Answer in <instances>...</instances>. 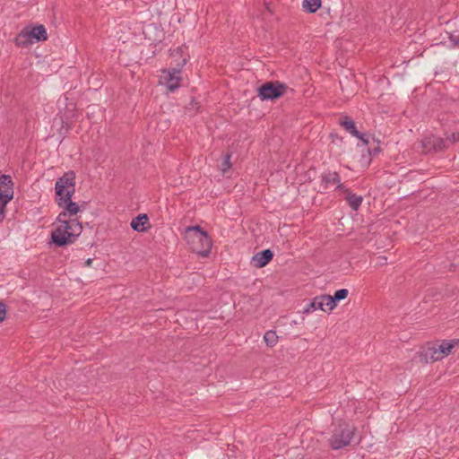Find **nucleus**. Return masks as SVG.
<instances>
[{
    "mask_svg": "<svg viewBox=\"0 0 459 459\" xmlns=\"http://www.w3.org/2000/svg\"><path fill=\"white\" fill-rule=\"evenodd\" d=\"M187 47L185 45L179 46L174 49H170V56L175 57L179 56L181 60H175V66L162 70L161 78L165 81L167 88L169 91H174L180 86L181 70L188 61L189 54L186 53Z\"/></svg>",
    "mask_w": 459,
    "mask_h": 459,
    "instance_id": "nucleus-1",
    "label": "nucleus"
},
{
    "mask_svg": "<svg viewBox=\"0 0 459 459\" xmlns=\"http://www.w3.org/2000/svg\"><path fill=\"white\" fill-rule=\"evenodd\" d=\"M230 157L231 155L230 153H227L223 158V160L221 164V169L223 173H225L231 167Z\"/></svg>",
    "mask_w": 459,
    "mask_h": 459,
    "instance_id": "nucleus-25",
    "label": "nucleus"
},
{
    "mask_svg": "<svg viewBox=\"0 0 459 459\" xmlns=\"http://www.w3.org/2000/svg\"><path fill=\"white\" fill-rule=\"evenodd\" d=\"M51 242L58 247H63L74 242V235L69 232L68 224H60L51 231Z\"/></svg>",
    "mask_w": 459,
    "mask_h": 459,
    "instance_id": "nucleus-7",
    "label": "nucleus"
},
{
    "mask_svg": "<svg viewBox=\"0 0 459 459\" xmlns=\"http://www.w3.org/2000/svg\"><path fill=\"white\" fill-rule=\"evenodd\" d=\"M446 144L449 146L450 144H454L455 143L459 141V133L454 132L450 135L446 136Z\"/></svg>",
    "mask_w": 459,
    "mask_h": 459,
    "instance_id": "nucleus-26",
    "label": "nucleus"
},
{
    "mask_svg": "<svg viewBox=\"0 0 459 459\" xmlns=\"http://www.w3.org/2000/svg\"><path fill=\"white\" fill-rule=\"evenodd\" d=\"M302 6L307 13H314L321 7V0H304Z\"/></svg>",
    "mask_w": 459,
    "mask_h": 459,
    "instance_id": "nucleus-21",
    "label": "nucleus"
},
{
    "mask_svg": "<svg viewBox=\"0 0 459 459\" xmlns=\"http://www.w3.org/2000/svg\"><path fill=\"white\" fill-rule=\"evenodd\" d=\"M6 316V306L4 303L0 301V323L4 320Z\"/></svg>",
    "mask_w": 459,
    "mask_h": 459,
    "instance_id": "nucleus-27",
    "label": "nucleus"
},
{
    "mask_svg": "<svg viewBox=\"0 0 459 459\" xmlns=\"http://www.w3.org/2000/svg\"><path fill=\"white\" fill-rule=\"evenodd\" d=\"M29 35L35 42L45 41L48 39L47 30L44 25H36L31 28L28 27Z\"/></svg>",
    "mask_w": 459,
    "mask_h": 459,
    "instance_id": "nucleus-13",
    "label": "nucleus"
},
{
    "mask_svg": "<svg viewBox=\"0 0 459 459\" xmlns=\"http://www.w3.org/2000/svg\"><path fill=\"white\" fill-rule=\"evenodd\" d=\"M264 340L268 347H273L278 342V335L275 331L269 330L264 333Z\"/></svg>",
    "mask_w": 459,
    "mask_h": 459,
    "instance_id": "nucleus-22",
    "label": "nucleus"
},
{
    "mask_svg": "<svg viewBox=\"0 0 459 459\" xmlns=\"http://www.w3.org/2000/svg\"><path fill=\"white\" fill-rule=\"evenodd\" d=\"M189 106L190 107H187L186 108L188 109H195V111H198L199 108H200V103L198 101H196L195 100H192L191 102L189 103Z\"/></svg>",
    "mask_w": 459,
    "mask_h": 459,
    "instance_id": "nucleus-28",
    "label": "nucleus"
},
{
    "mask_svg": "<svg viewBox=\"0 0 459 459\" xmlns=\"http://www.w3.org/2000/svg\"><path fill=\"white\" fill-rule=\"evenodd\" d=\"M63 223L65 225L68 224L69 232L73 233V235H74V241H75L77 237L82 233V227L81 223L77 220L64 221Z\"/></svg>",
    "mask_w": 459,
    "mask_h": 459,
    "instance_id": "nucleus-20",
    "label": "nucleus"
},
{
    "mask_svg": "<svg viewBox=\"0 0 459 459\" xmlns=\"http://www.w3.org/2000/svg\"><path fill=\"white\" fill-rule=\"evenodd\" d=\"M288 86L280 81H269L257 88V96L262 101L276 100L282 97Z\"/></svg>",
    "mask_w": 459,
    "mask_h": 459,
    "instance_id": "nucleus-4",
    "label": "nucleus"
},
{
    "mask_svg": "<svg viewBox=\"0 0 459 459\" xmlns=\"http://www.w3.org/2000/svg\"><path fill=\"white\" fill-rule=\"evenodd\" d=\"M149 222V218L145 213H140L134 217L131 221V228L138 232H144L147 230L145 224Z\"/></svg>",
    "mask_w": 459,
    "mask_h": 459,
    "instance_id": "nucleus-15",
    "label": "nucleus"
},
{
    "mask_svg": "<svg viewBox=\"0 0 459 459\" xmlns=\"http://www.w3.org/2000/svg\"><path fill=\"white\" fill-rule=\"evenodd\" d=\"M420 360L428 363L429 361L434 362L442 359V357L438 354V347L429 346L424 349L420 355Z\"/></svg>",
    "mask_w": 459,
    "mask_h": 459,
    "instance_id": "nucleus-12",
    "label": "nucleus"
},
{
    "mask_svg": "<svg viewBox=\"0 0 459 459\" xmlns=\"http://www.w3.org/2000/svg\"><path fill=\"white\" fill-rule=\"evenodd\" d=\"M421 148L422 152L428 154L443 152L448 148V145L446 144V141H445L444 138L435 134H429L421 140Z\"/></svg>",
    "mask_w": 459,
    "mask_h": 459,
    "instance_id": "nucleus-8",
    "label": "nucleus"
},
{
    "mask_svg": "<svg viewBox=\"0 0 459 459\" xmlns=\"http://www.w3.org/2000/svg\"><path fill=\"white\" fill-rule=\"evenodd\" d=\"M75 173L74 170H69L57 178L55 184V195L56 198L73 197L75 193Z\"/></svg>",
    "mask_w": 459,
    "mask_h": 459,
    "instance_id": "nucleus-5",
    "label": "nucleus"
},
{
    "mask_svg": "<svg viewBox=\"0 0 459 459\" xmlns=\"http://www.w3.org/2000/svg\"><path fill=\"white\" fill-rule=\"evenodd\" d=\"M33 42L30 35H29L28 27H25L15 38L16 46L21 48H27Z\"/></svg>",
    "mask_w": 459,
    "mask_h": 459,
    "instance_id": "nucleus-18",
    "label": "nucleus"
},
{
    "mask_svg": "<svg viewBox=\"0 0 459 459\" xmlns=\"http://www.w3.org/2000/svg\"><path fill=\"white\" fill-rule=\"evenodd\" d=\"M379 152H380V148L379 147H376V148H373L372 150L369 151V154L370 155H377Z\"/></svg>",
    "mask_w": 459,
    "mask_h": 459,
    "instance_id": "nucleus-30",
    "label": "nucleus"
},
{
    "mask_svg": "<svg viewBox=\"0 0 459 459\" xmlns=\"http://www.w3.org/2000/svg\"><path fill=\"white\" fill-rule=\"evenodd\" d=\"M459 345V339H453L450 341L444 340L440 345H438V354L442 359L450 354L451 351Z\"/></svg>",
    "mask_w": 459,
    "mask_h": 459,
    "instance_id": "nucleus-17",
    "label": "nucleus"
},
{
    "mask_svg": "<svg viewBox=\"0 0 459 459\" xmlns=\"http://www.w3.org/2000/svg\"><path fill=\"white\" fill-rule=\"evenodd\" d=\"M356 429L346 421H340L333 429L329 438V446L333 450L343 448L351 444Z\"/></svg>",
    "mask_w": 459,
    "mask_h": 459,
    "instance_id": "nucleus-3",
    "label": "nucleus"
},
{
    "mask_svg": "<svg viewBox=\"0 0 459 459\" xmlns=\"http://www.w3.org/2000/svg\"><path fill=\"white\" fill-rule=\"evenodd\" d=\"M65 216H61V221H60V222H61V224H63V222H64V221H65V220H64V218H65Z\"/></svg>",
    "mask_w": 459,
    "mask_h": 459,
    "instance_id": "nucleus-33",
    "label": "nucleus"
},
{
    "mask_svg": "<svg viewBox=\"0 0 459 459\" xmlns=\"http://www.w3.org/2000/svg\"><path fill=\"white\" fill-rule=\"evenodd\" d=\"M172 58V61H171V65L175 66V60L178 59V60H181V57L179 56H177L175 57H171Z\"/></svg>",
    "mask_w": 459,
    "mask_h": 459,
    "instance_id": "nucleus-32",
    "label": "nucleus"
},
{
    "mask_svg": "<svg viewBox=\"0 0 459 459\" xmlns=\"http://www.w3.org/2000/svg\"><path fill=\"white\" fill-rule=\"evenodd\" d=\"M56 203L58 207L63 209V212L56 218L57 221H61V216H73L81 211L78 204L72 201V197H69V199H66V197L56 198Z\"/></svg>",
    "mask_w": 459,
    "mask_h": 459,
    "instance_id": "nucleus-10",
    "label": "nucleus"
},
{
    "mask_svg": "<svg viewBox=\"0 0 459 459\" xmlns=\"http://www.w3.org/2000/svg\"><path fill=\"white\" fill-rule=\"evenodd\" d=\"M327 298H331V295H321L320 296V309L322 311L327 312L332 311L335 307L331 306V303L329 304V301Z\"/></svg>",
    "mask_w": 459,
    "mask_h": 459,
    "instance_id": "nucleus-23",
    "label": "nucleus"
},
{
    "mask_svg": "<svg viewBox=\"0 0 459 459\" xmlns=\"http://www.w3.org/2000/svg\"><path fill=\"white\" fill-rule=\"evenodd\" d=\"M331 186H335V190L347 191V186L341 183V178L336 171H328L321 176V186L324 191L327 190Z\"/></svg>",
    "mask_w": 459,
    "mask_h": 459,
    "instance_id": "nucleus-9",
    "label": "nucleus"
},
{
    "mask_svg": "<svg viewBox=\"0 0 459 459\" xmlns=\"http://www.w3.org/2000/svg\"><path fill=\"white\" fill-rule=\"evenodd\" d=\"M340 193L344 195V199L352 210L357 211L359 208L363 201L361 195L352 193L348 187L347 191H341Z\"/></svg>",
    "mask_w": 459,
    "mask_h": 459,
    "instance_id": "nucleus-14",
    "label": "nucleus"
},
{
    "mask_svg": "<svg viewBox=\"0 0 459 459\" xmlns=\"http://www.w3.org/2000/svg\"><path fill=\"white\" fill-rule=\"evenodd\" d=\"M360 137L361 138H359V139L362 142V143L364 145H368L369 142H368V139L366 137V135L361 133V136Z\"/></svg>",
    "mask_w": 459,
    "mask_h": 459,
    "instance_id": "nucleus-29",
    "label": "nucleus"
},
{
    "mask_svg": "<svg viewBox=\"0 0 459 459\" xmlns=\"http://www.w3.org/2000/svg\"><path fill=\"white\" fill-rule=\"evenodd\" d=\"M320 296H317L310 301L307 307L304 308V313L307 314L311 311L320 309Z\"/></svg>",
    "mask_w": 459,
    "mask_h": 459,
    "instance_id": "nucleus-24",
    "label": "nucleus"
},
{
    "mask_svg": "<svg viewBox=\"0 0 459 459\" xmlns=\"http://www.w3.org/2000/svg\"><path fill=\"white\" fill-rule=\"evenodd\" d=\"M13 182L9 175H0V223L5 217L7 204L13 198Z\"/></svg>",
    "mask_w": 459,
    "mask_h": 459,
    "instance_id": "nucleus-6",
    "label": "nucleus"
},
{
    "mask_svg": "<svg viewBox=\"0 0 459 459\" xmlns=\"http://www.w3.org/2000/svg\"><path fill=\"white\" fill-rule=\"evenodd\" d=\"M92 262H93V259H91V258H88L87 260H85V262H84V265H85V266H91V264H92Z\"/></svg>",
    "mask_w": 459,
    "mask_h": 459,
    "instance_id": "nucleus-31",
    "label": "nucleus"
},
{
    "mask_svg": "<svg viewBox=\"0 0 459 459\" xmlns=\"http://www.w3.org/2000/svg\"><path fill=\"white\" fill-rule=\"evenodd\" d=\"M349 291L347 289H340L336 290L331 298H327L329 304L331 306L336 307L337 303L342 299H345L348 297Z\"/></svg>",
    "mask_w": 459,
    "mask_h": 459,
    "instance_id": "nucleus-19",
    "label": "nucleus"
},
{
    "mask_svg": "<svg viewBox=\"0 0 459 459\" xmlns=\"http://www.w3.org/2000/svg\"><path fill=\"white\" fill-rule=\"evenodd\" d=\"M185 239L192 252L202 257H206L211 252L212 239L208 233L200 226H189L186 229Z\"/></svg>",
    "mask_w": 459,
    "mask_h": 459,
    "instance_id": "nucleus-2",
    "label": "nucleus"
},
{
    "mask_svg": "<svg viewBox=\"0 0 459 459\" xmlns=\"http://www.w3.org/2000/svg\"><path fill=\"white\" fill-rule=\"evenodd\" d=\"M273 258V252L271 249L262 250L252 257V264L256 268L266 266Z\"/></svg>",
    "mask_w": 459,
    "mask_h": 459,
    "instance_id": "nucleus-11",
    "label": "nucleus"
},
{
    "mask_svg": "<svg viewBox=\"0 0 459 459\" xmlns=\"http://www.w3.org/2000/svg\"><path fill=\"white\" fill-rule=\"evenodd\" d=\"M340 125L351 135L361 138V133L357 129L355 122L350 117H343L340 120Z\"/></svg>",
    "mask_w": 459,
    "mask_h": 459,
    "instance_id": "nucleus-16",
    "label": "nucleus"
}]
</instances>
